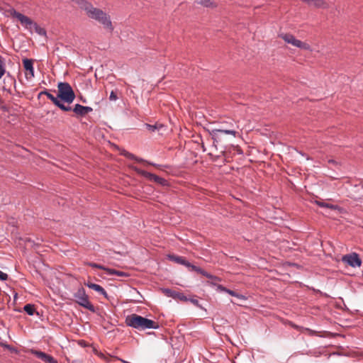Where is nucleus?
Returning <instances> with one entry per match:
<instances>
[{
    "instance_id": "obj_15",
    "label": "nucleus",
    "mask_w": 363,
    "mask_h": 363,
    "mask_svg": "<svg viewBox=\"0 0 363 363\" xmlns=\"http://www.w3.org/2000/svg\"><path fill=\"white\" fill-rule=\"evenodd\" d=\"M23 67L26 70V77L27 79H31L34 77L33 62L30 59L25 58L23 60Z\"/></svg>"
},
{
    "instance_id": "obj_9",
    "label": "nucleus",
    "mask_w": 363,
    "mask_h": 363,
    "mask_svg": "<svg viewBox=\"0 0 363 363\" xmlns=\"http://www.w3.org/2000/svg\"><path fill=\"white\" fill-rule=\"evenodd\" d=\"M280 37L287 43L299 48L303 50H309L310 45L304 42L296 39L293 35L291 34H281Z\"/></svg>"
},
{
    "instance_id": "obj_8",
    "label": "nucleus",
    "mask_w": 363,
    "mask_h": 363,
    "mask_svg": "<svg viewBox=\"0 0 363 363\" xmlns=\"http://www.w3.org/2000/svg\"><path fill=\"white\" fill-rule=\"evenodd\" d=\"M222 134L232 135L235 137L238 131L235 129V125L233 123L230 124V127L223 123L219 128H213L211 131V135L214 139H220Z\"/></svg>"
},
{
    "instance_id": "obj_5",
    "label": "nucleus",
    "mask_w": 363,
    "mask_h": 363,
    "mask_svg": "<svg viewBox=\"0 0 363 363\" xmlns=\"http://www.w3.org/2000/svg\"><path fill=\"white\" fill-rule=\"evenodd\" d=\"M125 323L128 326L140 330L157 329L160 328L158 323L138 314H132L127 316Z\"/></svg>"
},
{
    "instance_id": "obj_28",
    "label": "nucleus",
    "mask_w": 363,
    "mask_h": 363,
    "mask_svg": "<svg viewBox=\"0 0 363 363\" xmlns=\"http://www.w3.org/2000/svg\"><path fill=\"white\" fill-rule=\"evenodd\" d=\"M200 4L206 7H211L214 6V3L211 0H202Z\"/></svg>"
},
{
    "instance_id": "obj_23",
    "label": "nucleus",
    "mask_w": 363,
    "mask_h": 363,
    "mask_svg": "<svg viewBox=\"0 0 363 363\" xmlns=\"http://www.w3.org/2000/svg\"><path fill=\"white\" fill-rule=\"evenodd\" d=\"M146 128L151 132H155L156 130H160L161 128L163 127V125H150V124H145Z\"/></svg>"
},
{
    "instance_id": "obj_21",
    "label": "nucleus",
    "mask_w": 363,
    "mask_h": 363,
    "mask_svg": "<svg viewBox=\"0 0 363 363\" xmlns=\"http://www.w3.org/2000/svg\"><path fill=\"white\" fill-rule=\"evenodd\" d=\"M32 28L35 30V31L40 35L45 36L46 35V31L44 28L40 27L37 23L33 22V25H32Z\"/></svg>"
},
{
    "instance_id": "obj_35",
    "label": "nucleus",
    "mask_w": 363,
    "mask_h": 363,
    "mask_svg": "<svg viewBox=\"0 0 363 363\" xmlns=\"http://www.w3.org/2000/svg\"><path fill=\"white\" fill-rule=\"evenodd\" d=\"M134 160H135V161H137L138 162H145L144 160H143L142 158L138 157H136V158H135ZM145 162H146V161H145ZM147 163H148L149 164H151L152 166H156L157 165L156 164H154V163H152V162H147Z\"/></svg>"
},
{
    "instance_id": "obj_14",
    "label": "nucleus",
    "mask_w": 363,
    "mask_h": 363,
    "mask_svg": "<svg viewBox=\"0 0 363 363\" xmlns=\"http://www.w3.org/2000/svg\"><path fill=\"white\" fill-rule=\"evenodd\" d=\"M30 353L46 363H58L54 357L43 352L36 350H31Z\"/></svg>"
},
{
    "instance_id": "obj_38",
    "label": "nucleus",
    "mask_w": 363,
    "mask_h": 363,
    "mask_svg": "<svg viewBox=\"0 0 363 363\" xmlns=\"http://www.w3.org/2000/svg\"><path fill=\"white\" fill-rule=\"evenodd\" d=\"M46 96L51 101L55 98V96L52 94H51L50 92L48 93Z\"/></svg>"
},
{
    "instance_id": "obj_29",
    "label": "nucleus",
    "mask_w": 363,
    "mask_h": 363,
    "mask_svg": "<svg viewBox=\"0 0 363 363\" xmlns=\"http://www.w3.org/2000/svg\"><path fill=\"white\" fill-rule=\"evenodd\" d=\"M89 266H91L93 268H99L103 270H105L108 273V269H110L109 268H106L103 265L96 264V263H89Z\"/></svg>"
},
{
    "instance_id": "obj_26",
    "label": "nucleus",
    "mask_w": 363,
    "mask_h": 363,
    "mask_svg": "<svg viewBox=\"0 0 363 363\" xmlns=\"http://www.w3.org/2000/svg\"><path fill=\"white\" fill-rule=\"evenodd\" d=\"M108 274H116L118 276H121V277H125L126 276V273L124 272H121V271H117V270H115V269H108Z\"/></svg>"
},
{
    "instance_id": "obj_24",
    "label": "nucleus",
    "mask_w": 363,
    "mask_h": 363,
    "mask_svg": "<svg viewBox=\"0 0 363 363\" xmlns=\"http://www.w3.org/2000/svg\"><path fill=\"white\" fill-rule=\"evenodd\" d=\"M316 203L319 206L323 207V208H330V209H336L337 208L336 206H334V205L330 204V203L322 202V201H316Z\"/></svg>"
},
{
    "instance_id": "obj_18",
    "label": "nucleus",
    "mask_w": 363,
    "mask_h": 363,
    "mask_svg": "<svg viewBox=\"0 0 363 363\" xmlns=\"http://www.w3.org/2000/svg\"><path fill=\"white\" fill-rule=\"evenodd\" d=\"M193 271L202 274L203 276L211 279L212 281H220L218 277L209 274L208 272H206L205 270L202 269L199 267L195 266V267H193Z\"/></svg>"
},
{
    "instance_id": "obj_41",
    "label": "nucleus",
    "mask_w": 363,
    "mask_h": 363,
    "mask_svg": "<svg viewBox=\"0 0 363 363\" xmlns=\"http://www.w3.org/2000/svg\"><path fill=\"white\" fill-rule=\"evenodd\" d=\"M121 362H122L123 363H130V362H128V361L123 360V359H121Z\"/></svg>"
},
{
    "instance_id": "obj_10",
    "label": "nucleus",
    "mask_w": 363,
    "mask_h": 363,
    "mask_svg": "<svg viewBox=\"0 0 363 363\" xmlns=\"http://www.w3.org/2000/svg\"><path fill=\"white\" fill-rule=\"evenodd\" d=\"M9 12L13 17L16 18L21 22L22 26H23L26 29L31 30L33 21L30 18L16 11L13 9H11Z\"/></svg>"
},
{
    "instance_id": "obj_2",
    "label": "nucleus",
    "mask_w": 363,
    "mask_h": 363,
    "mask_svg": "<svg viewBox=\"0 0 363 363\" xmlns=\"http://www.w3.org/2000/svg\"><path fill=\"white\" fill-rule=\"evenodd\" d=\"M80 9L85 12V14L90 19L94 20L100 23L104 29L112 33L114 28L112 24L110 16L101 9L94 7L88 0H73Z\"/></svg>"
},
{
    "instance_id": "obj_11",
    "label": "nucleus",
    "mask_w": 363,
    "mask_h": 363,
    "mask_svg": "<svg viewBox=\"0 0 363 363\" xmlns=\"http://www.w3.org/2000/svg\"><path fill=\"white\" fill-rule=\"evenodd\" d=\"M342 260L352 267H359L362 265V260L356 252L345 255L342 257Z\"/></svg>"
},
{
    "instance_id": "obj_40",
    "label": "nucleus",
    "mask_w": 363,
    "mask_h": 363,
    "mask_svg": "<svg viewBox=\"0 0 363 363\" xmlns=\"http://www.w3.org/2000/svg\"><path fill=\"white\" fill-rule=\"evenodd\" d=\"M166 291H167V293L169 296H173L172 292L170 290L167 289Z\"/></svg>"
},
{
    "instance_id": "obj_34",
    "label": "nucleus",
    "mask_w": 363,
    "mask_h": 363,
    "mask_svg": "<svg viewBox=\"0 0 363 363\" xmlns=\"http://www.w3.org/2000/svg\"><path fill=\"white\" fill-rule=\"evenodd\" d=\"M109 99L111 101H116L118 99L116 94L113 91L111 92Z\"/></svg>"
},
{
    "instance_id": "obj_36",
    "label": "nucleus",
    "mask_w": 363,
    "mask_h": 363,
    "mask_svg": "<svg viewBox=\"0 0 363 363\" xmlns=\"http://www.w3.org/2000/svg\"><path fill=\"white\" fill-rule=\"evenodd\" d=\"M218 289L220 291H224V292H226V291L228 290V289L224 287L222 285H218Z\"/></svg>"
},
{
    "instance_id": "obj_16",
    "label": "nucleus",
    "mask_w": 363,
    "mask_h": 363,
    "mask_svg": "<svg viewBox=\"0 0 363 363\" xmlns=\"http://www.w3.org/2000/svg\"><path fill=\"white\" fill-rule=\"evenodd\" d=\"M93 111L90 106H84L81 104H77L73 108V111L79 116H84Z\"/></svg>"
},
{
    "instance_id": "obj_39",
    "label": "nucleus",
    "mask_w": 363,
    "mask_h": 363,
    "mask_svg": "<svg viewBox=\"0 0 363 363\" xmlns=\"http://www.w3.org/2000/svg\"><path fill=\"white\" fill-rule=\"evenodd\" d=\"M48 93H49V91L47 90H45V91H41L40 93V95H43V94L47 95Z\"/></svg>"
},
{
    "instance_id": "obj_31",
    "label": "nucleus",
    "mask_w": 363,
    "mask_h": 363,
    "mask_svg": "<svg viewBox=\"0 0 363 363\" xmlns=\"http://www.w3.org/2000/svg\"><path fill=\"white\" fill-rule=\"evenodd\" d=\"M59 99H60V98L58 97V96H55V98L52 100L53 104L55 105H56L57 107H59L60 106V104H62L61 101Z\"/></svg>"
},
{
    "instance_id": "obj_3",
    "label": "nucleus",
    "mask_w": 363,
    "mask_h": 363,
    "mask_svg": "<svg viewBox=\"0 0 363 363\" xmlns=\"http://www.w3.org/2000/svg\"><path fill=\"white\" fill-rule=\"evenodd\" d=\"M80 9L85 12V14L90 19L94 20L100 23L104 29L112 33L114 28L112 24L110 16L101 9L94 7L88 0H73Z\"/></svg>"
},
{
    "instance_id": "obj_37",
    "label": "nucleus",
    "mask_w": 363,
    "mask_h": 363,
    "mask_svg": "<svg viewBox=\"0 0 363 363\" xmlns=\"http://www.w3.org/2000/svg\"><path fill=\"white\" fill-rule=\"evenodd\" d=\"M191 302L194 305H195V306H198V307H201V306H200V304H199V301H198L197 299H191Z\"/></svg>"
},
{
    "instance_id": "obj_7",
    "label": "nucleus",
    "mask_w": 363,
    "mask_h": 363,
    "mask_svg": "<svg viewBox=\"0 0 363 363\" xmlns=\"http://www.w3.org/2000/svg\"><path fill=\"white\" fill-rule=\"evenodd\" d=\"M74 298L75 301L79 306L89 310L91 312L95 311V308L89 301V297L86 294L85 290L83 287L78 289V290L74 294Z\"/></svg>"
},
{
    "instance_id": "obj_32",
    "label": "nucleus",
    "mask_w": 363,
    "mask_h": 363,
    "mask_svg": "<svg viewBox=\"0 0 363 363\" xmlns=\"http://www.w3.org/2000/svg\"><path fill=\"white\" fill-rule=\"evenodd\" d=\"M59 108L61 110L65 111H68L71 110V107L70 106H67L64 105L62 103L60 104Z\"/></svg>"
},
{
    "instance_id": "obj_20",
    "label": "nucleus",
    "mask_w": 363,
    "mask_h": 363,
    "mask_svg": "<svg viewBox=\"0 0 363 363\" xmlns=\"http://www.w3.org/2000/svg\"><path fill=\"white\" fill-rule=\"evenodd\" d=\"M302 1L308 4L310 6H313L318 8L326 7V3L323 0H301Z\"/></svg>"
},
{
    "instance_id": "obj_6",
    "label": "nucleus",
    "mask_w": 363,
    "mask_h": 363,
    "mask_svg": "<svg viewBox=\"0 0 363 363\" xmlns=\"http://www.w3.org/2000/svg\"><path fill=\"white\" fill-rule=\"evenodd\" d=\"M57 87L59 92L58 97H60L61 100L69 104L74 101L75 94L69 83L60 82Z\"/></svg>"
},
{
    "instance_id": "obj_33",
    "label": "nucleus",
    "mask_w": 363,
    "mask_h": 363,
    "mask_svg": "<svg viewBox=\"0 0 363 363\" xmlns=\"http://www.w3.org/2000/svg\"><path fill=\"white\" fill-rule=\"evenodd\" d=\"M8 279V274L0 271V280L6 281Z\"/></svg>"
},
{
    "instance_id": "obj_4",
    "label": "nucleus",
    "mask_w": 363,
    "mask_h": 363,
    "mask_svg": "<svg viewBox=\"0 0 363 363\" xmlns=\"http://www.w3.org/2000/svg\"><path fill=\"white\" fill-rule=\"evenodd\" d=\"M80 9L85 12V14L90 19L94 20L100 23L104 29L112 33L114 28L112 24L110 16L101 9L94 7L88 0H73Z\"/></svg>"
},
{
    "instance_id": "obj_13",
    "label": "nucleus",
    "mask_w": 363,
    "mask_h": 363,
    "mask_svg": "<svg viewBox=\"0 0 363 363\" xmlns=\"http://www.w3.org/2000/svg\"><path fill=\"white\" fill-rule=\"evenodd\" d=\"M167 258L172 262L185 266L189 269V271H193V267H195V265L191 264L183 257L177 256L175 255H169Z\"/></svg>"
},
{
    "instance_id": "obj_27",
    "label": "nucleus",
    "mask_w": 363,
    "mask_h": 363,
    "mask_svg": "<svg viewBox=\"0 0 363 363\" xmlns=\"http://www.w3.org/2000/svg\"><path fill=\"white\" fill-rule=\"evenodd\" d=\"M226 293H228V294H230L232 296H235V297H237V298H240V299H244L245 298L244 296H242L241 294H238L235 291H234L233 290H230V289H228V291H226Z\"/></svg>"
},
{
    "instance_id": "obj_19",
    "label": "nucleus",
    "mask_w": 363,
    "mask_h": 363,
    "mask_svg": "<svg viewBox=\"0 0 363 363\" xmlns=\"http://www.w3.org/2000/svg\"><path fill=\"white\" fill-rule=\"evenodd\" d=\"M193 271L202 274L203 276L211 279L212 281H220L218 277L209 274L208 272H206L205 270L202 269L199 267L195 266V267H193Z\"/></svg>"
},
{
    "instance_id": "obj_30",
    "label": "nucleus",
    "mask_w": 363,
    "mask_h": 363,
    "mask_svg": "<svg viewBox=\"0 0 363 363\" xmlns=\"http://www.w3.org/2000/svg\"><path fill=\"white\" fill-rule=\"evenodd\" d=\"M123 155H124L125 157L128 158V159H130V160H134L135 158H136V156L134 155L133 154L129 152H127L125 150L123 151V152L122 153Z\"/></svg>"
},
{
    "instance_id": "obj_17",
    "label": "nucleus",
    "mask_w": 363,
    "mask_h": 363,
    "mask_svg": "<svg viewBox=\"0 0 363 363\" xmlns=\"http://www.w3.org/2000/svg\"><path fill=\"white\" fill-rule=\"evenodd\" d=\"M86 286H87L89 288L97 291L99 294H100L101 295L104 296L105 298H107L108 297V294L106 293V291H105V289L101 286L99 284H94V283H91V282H87L86 284Z\"/></svg>"
},
{
    "instance_id": "obj_22",
    "label": "nucleus",
    "mask_w": 363,
    "mask_h": 363,
    "mask_svg": "<svg viewBox=\"0 0 363 363\" xmlns=\"http://www.w3.org/2000/svg\"><path fill=\"white\" fill-rule=\"evenodd\" d=\"M23 310L29 315H33L35 313V307L32 304H26V305H25L24 307H23Z\"/></svg>"
},
{
    "instance_id": "obj_1",
    "label": "nucleus",
    "mask_w": 363,
    "mask_h": 363,
    "mask_svg": "<svg viewBox=\"0 0 363 363\" xmlns=\"http://www.w3.org/2000/svg\"><path fill=\"white\" fill-rule=\"evenodd\" d=\"M80 9L85 12V14L90 19L94 20L100 23L104 29L112 33L114 28L112 24L110 16L101 9L94 7L88 0H73Z\"/></svg>"
},
{
    "instance_id": "obj_12",
    "label": "nucleus",
    "mask_w": 363,
    "mask_h": 363,
    "mask_svg": "<svg viewBox=\"0 0 363 363\" xmlns=\"http://www.w3.org/2000/svg\"><path fill=\"white\" fill-rule=\"evenodd\" d=\"M134 171H135L138 174L145 177V178L155 181L157 183L159 184H163L165 180L154 174H152L150 172H146L145 170H143L137 167H132Z\"/></svg>"
},
{
    "instance_id": "obj_25",
    "label": "nucleus",
    "mask_w": 363,
    "mask_h": 363,
    "mask_svg": "<svg viewBox=\"0 0 363 363\" xmlns=\"http://www.w3.org/2000/svg\"><path fill=\"white\" fill-rule=\"evenodd\" d=\"M5 62L4 59L0 55V79L5 74Z\"/></svg>"
}]
</instances>
